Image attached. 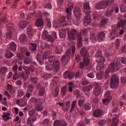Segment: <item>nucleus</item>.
Segmentation results:
<instances>
[{
  "label": "nucleus",
  "instance_id": "1",
  "mask_svg": "<svg viewBox=\"0 0 126 126\" xmlns=\"http://www.w3.org/2000/svg\"><path fill=\"white\" fill-rule=\"evenodd\" d=\"M55 60V57L54 56L50 57L49 58V61L50 63V66L49 67H46V70L49 71H51L53 70L55 72H57L60 69V62L58 61L56 62H54Z\"/></svg>",
  "mask_w": 126,
  "mask_h": 126
},
{
  "label": "nucleus",
  "instance_id": "2",
  "mask_svg": "<svg viewBox=\"0 0 126 126\" xmlns=\"http://www.w3.org/2000/svg\"><path fill=\"white\" fill-rule=\"evenodd\" d=\"M120 65V63H117L116 64L114 63H112L110 64L109 69H106V71L104 73V75L105 76V79H108L109 78L108 74L110 72H114L115 71H118V68Z\"/></svg>",
  "mask_w": 126,
  "mask_h": 126
},
{
  "label": "nucleus",
  "instance_id": "3",
  "mask_svg": "<svg viewBox=\"0 0 126 126\" xmlns=\"http://www.w3.org/2000/svg\"><path fill=\"white\" fill-rule=\"evenodd\" d=\"M32 103L35 104V109L37 111H42L43 107L42 104L43 103V99L41 98H37L35 97H32L31 99Z\"/></svg>",
  "mask_w": 126,
  "mask_h": 126
},
{
  "label": "nucleus",
  "instance_id": "4",
  "mask_svg": "<svg viewBox=\"0 0 126 126\" xmlns=\"http://www.w3.org/2000/svg\"><path fill=\"white\" fill-rule=\"evenodd\" d=\"M95 57L97 58V62H98L97 66L96 67L97 70H101L104 65V63L105 62L104 58L102 57V54L101 52H97L95 55Z\"/></svg>",
  "mask_w": 126,
  "mask_h": 126
},
{
  "label": "nucleus",
  "instance_id": "5",
  "mask_svg": "<svg viewBox=\"0 0 126 126\" xmlns=\"http://www.w3.org/2000/svg\"><path fill=\"white\" fill-rule=\"evenodd\" d=\"M119 84V78L116 75H113L111 78V81H110V87L112 89H115L118 86Z\"/></svg>",
  "mask_w": 126,
  "mask_h": 126
},
{
  "label": "nucleus",
  "instance_id": "6",
  "mask_svg": "<svg viewBox=\"0 0 126 126\" xmlns=\"http://www.w3.org/2000/svg\"><path fill=\"white\" fill-rule=\"evenodd\" d=\"M36 113V111L35 109H32L31 111H29V115L30 117H33V118H32L31 119H29L27 121V123L29 125L33 124L36 121V117L35 115Z\"/></svg>",
  "mask_w": 126,
  "mask_h": 126
},
{
  "label": "nucleus",
  "instance_id": "7",
  "mask_svg": "<svg viewBox=\"0 0 126 126\" xmlns=\"http://www.w3.org/2000/svg\"><path fill=\"white\" fill-rule=\"evenodd\" d=\"M104 97L105 99H102L103 104L105 105H107L109 104L112 99V97L110 95V92H106L105 94H104Z\"/></svg>",
  "mask_w": 126,
  "mask_h": 126
},
{
  "label": "nucleus",
  "instance_id": "8",
  "mask_svg": "<svg viewBox=\"0 0 126 126\" xmlns=\"http://www.w3.org/2000/svg\"><path fill=\"white\" fill-rule=\"evenodd\" d=\"M70 49H68L67 50L66 55H64L63 57H62L61 60L62 61L65 62V63H68L69 62L70 56Z\"/></svg>",
  "mask_w": 126,
  "mask_h": 126
},
{
  "label": "nucleus",
  "instance_id": "9",
  "mask_svg": "<svg viewBox=\"0 0 126 126\" xmlns=\"http://www.w3.org/2000/svg\"><path fill=\"white\" fill-rule=\"evenodd\" d=\"M77 34V31L75 29H72L70 30V32H68V37L70 40H74L75 37Z\"/></svg>",
  "mask_w": 126,
  "mask_h": 126
},
{
  "label": "nucleus",
  "instance_id": "10",
  "mask_svg": "<svg viewBox=\"0 0 126 126\" xmlns=\"http://www.w3.org/2000/svg\"><path fill=\"white\" fill-rule=\"evenodd\" d=\"M7 29L9 30H8V32H7L6 37L8 39H12V30L13 29L12 25H7Z\"/></svg>",
  "mask_w": 126,
  "mask_h": 126
},
{
  "label": "nucleus",
  "instance_id": "11",
  "mask_svg": "<svg viewBox=\"0 0 126 126\" xmlns=\"http://www.w3.org/2000/svg\"><path fill=\"white\" fill-rule=\"evenodd\" d=\"M93 116L95 118H99L102 116V111L101 110L97 109L95 110L93 112Z\"/></svg>",
  "mask_w": 126,
  "mask_h": 126
},
{
  "label": "nucleus",
  "instance_id": "12",
  "mask_svg": "<svg viewBox=\"0 0 126 126\" xmlns=\"http://www.w3.org/2000/svg\"><path fill=\"white\" fill-rule=\"evenodd\" d=\"M114 11L116 13H118L119 11L118 7L116 6L115 8L113 9V10H107V12L106 13V16L110 17L112 15V14L113 13Z\"/></svg>",
  "mask_w": 126,
  "mask_h": 126
},
{
  "label": "nucleus",
  "instance_id": "13",
  "mask_svg": "<svg viewBox=\"0 0 126 126\" xmlns=\"http://www.w3.org/2000/svg\"><path fill=\"white\" fill-rule=\"evenodd\" d=\"M80 54H81L82 56L84 58L90 57L89 54L88 53L86 48L85 47H83L81 50H80Z\"/></svg>",
  "mask_w": 126,
  "mask_h": 126
},
{
  "label": "nucleus",
  "instance_id": "14",
  "mask_svg": "<svg viewBox=\"0 0 126 126\" xmlns=\"http://www.w3.org/2000/svg\"><path fill=\"white\" fill-rule=\"evenodd\" d=\"M90 4L89 3L86 2L84 4V13L87 15H89L91 14V11H88L87 10H90Z\"/></svg>",
  "mask_w": 126,
  "mask_h": 126
},
{
  "label": "nucleus",
  "instance_id": "15",
  "mask_svg": "<svg viewBox=\"0 0 126 126\" xmlns=\"http://www.w3.org/2000/svg\"><path fill=\"white\" fill-rule=\"evenodd\" d=\"M91 20L90 16H86L83 20V24L85 27L88 26L91 23Z\"/></svg>",
  "mask_w": 126,
  "mask_h": 126
},
{
  "label": "nucleus",
  "instance_id": "16",
  "mask_svg": "<svg viewBox=\"0 0 126 126\" xmlns=\"http://www.w3.org/2000/svg\"><path fill=\"white\" fill-rule=\"evenodd\" d=\"M68 6H69V8H67L66 12L67 14V15H68L69 16H70L71 14L70 13V11H71V9L73 8V2H68Z\"/></svg>",
  "mask_w": 126,
  "mask_h": 126
},
{
  "label": "nucleus",
  "instance_id": "17",
  "mask_svg": "<svg viewBox=\"0 0 126 126\" xmlns=\"http://www.w3.org/2000/svg\"><path fill=\"white\" fill-rule=\"evenodd\" d=\"M126 20H122L121 22H119L118 25V28H121V27L123 28L125 30L126 29Z\"/></svg>",
  "mask_w": 126,
  "mask_h": 126
},
{
  "label": "nucleus",
  "instance_id": "18",
  "mask_svg": "<svg viewBox=\"0 0 126 126\" xmlns=\"http://www.w3.org/2000/svg\"><path fill=\"white\" fill-rule=\"evenodd\" d=\"M101 87L98 86L95 88L94 90V95L95 96H98L101 94Z\"/></svg>",
  "mask_w": 126,
  "mask_h": 126
},
{
  "label": "nucleus",
  "instance_id": "19",
  "mask_svg": "<svg viewBox=\"0 0 126 126\" xmlns=\"http://www.w3.org/2000/svg\"><path fill=\"white\" fill-rule=\"evenodd\" d=\"M37 89H39V92H38V95L42 96L45 94V90L43 87H40V85L38 84L37 85Z\"/></svg>",
  "mask_w": 126,
  "mask_h": 126
},
{
  "label": "nucleus",
  "instance_id": "20",
  "mask_svg": "<svg viewBox=\"0 0 126 126\" xmlns=\"http://www.w3.org/2000/svg\"><path fill=\"white\" fill-rule=\"evenodd\" d=\"M44 24V22L42 19L38 18L36 21H35V26L37 27L43 26Z\"/></svg>",
  "mask_w": 126,
  "mask_h": 126
},
{
  "label": "nucleus",
  "instance_id": "21",
  "mask_svg": "<svg viewBox=\"0 0 126 126\" xmlns=\"http://www.w3.org/2000/svg\"><path fill=\"white\" fill-rule=\"evenodd\" d=\"M8 51L15 52L16 50V45L14 42H11L9 47L8 48Z\"/></svg>",
  "mask_w": 126,
  "mask_h": 126
},
{
  "label": "nucleus",
  "instance_id": "22",
  "mask_svg": "<svg viewBox=\"0 0 126 126\" xmlns=\"http://www.w3.org/2000/svg\"><path fill=\"white\" fill-rule=\"evenodd\" d=\"M7 15H1L0 14V23H4L8 21V20L6 18Z\"/></svg>",
  "mask_w": 126,
  "mask_h": 126
},
{
  "label": "nucleus",
  "instance_id": "23",
  "mask_svg": "<svg viewBox=\"0 0 126 126\" xmlns=\"http://www.w3.org/2000/svg\"><path fill=\"white\" fill-rule=\"evenodd\" d=\"M105 38V34L103 32H100L97 34V39L98 41L101 42L103 41L104 38Z\"/></svg>",
  "mask_w": 126,
  "mask_h": 126
},
{
  "label": "nucleus",
  "instance_id": "24",
  "mask_svg": "<svg viewBox=\"0 0 126 126\" xmlns=\"http://www.w3.org/2000/svg\"><path fill=\"white\" fill-rule=\"evenodd\" d=\"M37 61L40 65H42L44 63V60L42 56L39 54L37 55Z\"/></svg>",
  "mask_w": 126,
  "mask_h": 126
},
{
  "label": "nucleus",
  "instance_id": "25",
  "mask_svg": "<svg viewBox=\"0 0 126 126\" xmlns=\"http://www.w3.org/2000/svg\"><path fill=\"white\" fill-rule=\"evenodd\" d=\"M83 63L86 66H88L90 64V57L83 58Z\"/></svg>",
  "mask_w": 126,
  "mask_h": 126
},
{
  "label": "nucleus",
  "instance_id": "26",
  "mask_svg": "<svg viewBox=\"0 0 126 126\" xmlns=\"http://www.w3.org/2000/svg\"><path fill=\"white\" fill-rule=\"evenodd\" d=\"M28 26V23L26 21H21L19 23V27L22 29H25Z\"/></svg>",
  "mask_w": 126,
  "mask_h": 126
},
{
  "label": "nucleus",
  "instance_id": "27",
  "mask_svg": "<svg viewBox=\"0 0 126 126\" xmlns=\"http://www.w3.org/2000/svg\"><path fill=\"white\" fill-rule=\"evenodd\" d=\"M2 119H3L4 121L6 122L8 121L9 119H11L10 117V114L8 113H4L3 115H2Z\"/></svg>",
  "mask_w": 126,
  "mask_h": 126
},
{
  "label": "nucleus",
  "instance_id": "28",
  "mask_svg": "<svg viewBox=\"0 0 126 126\" xmlns=\"http://www.w3.org/2000/svg\"><path fill=\"white\" fill-rule=\"evenodd\" d=\"M119 123V120L117 117H114L112 119L111 126H117L118 124Z\"/></svg>",
  "mask_w": 126,
  "mask_h": 126
},
{
  "label": "nucleus",
  "instance_id": "29",
  "mask_svg": "<svg viewBox=\"0 0 126 126\" xmlns=\"http://www.w3.org/2000/svg\"><path fill=\"white\" fill-rule=\"evenodd\" d=\"M68 86H69V87L68 88V90L70 92H72L73 91V89L75 88V85L73 84V83L72 82H69L68 83Z\"/></svg>",
  "mask_w": 126,
  "mask_h": 126
},
{
  "label": "nucleus",
  "instance_id": "30",
  "mask_svg": "<svg viewBox=\"0 0 126 126\" xmlns=\"http://www.w3.org/2000/svg\"><path fill=\"white\" fill-rule=\"evenodd\" d=\"M63 47L61 46H58L55 47V52L56 54H61L63 53Z\"/></svg>",
  "mask_w": 126,
  "mask_h": 126
},
{
  "label": "nucleus",
  "instance_id": "31",
  "mask_svg": "<svg viewBox=\"0 0 126 126\" xmlns=\"http://www.w3.org/2000/svg\"><path fill=\"white\" fill-rule=\"evenodd\" d=\"M70 102L69 101H67L65 103L64 107H63V110L64 112L67 111L70 108Z\"/></svg>",
  "mask_w": 126,
  "mask_h": 126
},
{
  "label": "nucleus",
  "instance_id": "32",
  "mask_svg": "<svg viewBox=\"0 0 126 126\" xmlns=\"http://www.w3.org/2000/svg\"><path fill=\"white\" fill-rule=\"evenodd\" d=\"M63 76H67L68 78H69L70 80L72 79L73 78V75L72 74L70 73V72L69 71H66V72H65Z\"/></svg>",
  "mask_w": 126,
  "mask_h": 126
},
{
  "label": "nucleus",
  "instance_id": "33",
  "mask_svg": "<svg viewBox=\"0 0 126 126\" xmlns=\"http://www.w3.org/2000/svg\"><path fill=\"white\" fill-rule=\"evenodd\" d=\"M93 89V87L91 86H88L86 87H83L82 88V91L84 92H88L92 90Z\"/></svg>",
  "mask_w": 126,
  "mask_h": 126
},
{
  "label": "nucleus",
  "instance_id": "34",
  "mask_svg": "<svg viewBox=\"0 0 126 126\" xmlns=\"http://www.w3.org/2000/svg\"><path fill=\"white\" fill-rule=\"evenodd\" d=\"M20 40L21 41V42L22 43H24L27 42V36L25 34H22L21 35L20 37Z\"/></svg>",
  "mask_w": 126,
  "mask_h": 126
},
{
  "label": "nucleus",
  "instance_id": "35",
  "mask_svg": "<svg viewBox=\"0 0 126 126\" xmlns=\"http://www.w3.org/2000/svg\"><path fill=\"white\" fill-rule=\"evenodd\" d=\"M90 39L92 41V43L93 44H95V43L96 42V36L94 34H91Z\"/></svg>",
  "mask_w": 126,
  "mask_h": 126
},
{
  "label": "nucleus",
  "instance_id": "36",
  "mask_svg": "<svg viewBox=\"0 0 126 126\" xmlns=\"http://www.w3.org/2000/svg\"><path fill=\"white\" fill-rule=\"evenodd\" d=\"M59 94H60V88L56 87L55 89L54 94H53V95H54L55 97H57Z\"/></svg>",
  "mask_w": 126,
  "mask_h": 126
},
{
  "label": "nucleus",
  "instance_id": "37",
  "mask_svg": "<svg viewBox=\"0 0 126 126\" xmlns=\"http://www.w3.org/2000/svg\"><path fill=\"white\" fill-rule=\"evenodd\" d=\"M61 93L63 96H65L67 94V87L66 86H63L61 89Z\"/></svg>",
  "mask_w": 126,
  "mask_h": 126
},
{
  "label": "nucleus",
  "instance_id": "38",
  "mask_svg": "<svg viewBox=\"0 0 126 126\" xmlns=\"http://www.w3.org/2000/svg\"><path fill=\"white\" fill-rule=\"evenodd\" d=\"M13 56V54L11 52H9L7 51L5 53V57L7 59H11Z\"/></svg>",
  "mask_w": 126,
  "mask_h": 126
},
{
  "label": "nucleus",
  "instance_id": "39",
  "mask_svg": "<svg viewBox=\"0 0 126 126\" xmlns=\"http://www.w3.org/2000/svg\"><path fill=\"white\" fill-rule=\"evenodd\" d=\"M27 74L23 73L22 75H20V77L22 79H23L24 80L26 81L28 78V75L30 74V73H28V72H26Z\"/></svg>",
  "mask_w": 126,
  "mask_h": 126
},
{
  "label": "nucleus",
  "instance_id": "40",
  "mask_svg": "<svg viewBox=\"0 0 126 126\" xmlns=\"http://www.w3.org/2000/svg\"><path fill=\"white\" fill-rule=\"evenodd\" d=\"M104 3V2H101L100 3H98L96 4H95V8H96L97 10H100L102 9L103 5L102 4Z\"/></svg>",
  "mask_w": 126,
  "mask_h": 126
},
{
  "label": "nucleus",
  "instance_id": "41",
  "mask_svg": "<svg viewBox=\"0 0 126 126\" xmlns=\"http://www.w3.org/2000/svg\"><path fill=\"white\" fill-rule=\"evenodd\" d=\"M117 34V32L113 30L112 32H110V39L113 40L115 38V35Z\"/></svg>",
  "mask_w": 126,
  "mask_h": 126
},
{
  "label": "nucleus",
  "instance_id": "42",
  "mask_svg": "<svg viewBox=\"0 0 126 126\" xmlns=\"http://www.w3.org/2000/svg\"><path fill=\"white\" fill-rule=\"evenodd\" d=\"M108 21V19L107 18L106 19H102V20L101 21V22H100V27H104L106 24H107Z\"/></svg>",
  "mask_w": 126,
  "mask_h": 126
},
{
  "label": "nucleus",
  "instance_id": "43",
  "mask_svg": "<svg viewBox=\"0 0 126 126\" xmlns=\"http://www.w3.org/2000/svg\"><path fill=\"white\" fill-rule=\"evenodd\" d=\"M37 45L35 44H31V49L32 52H35L36 50Z\"/></svg>",
  "mask_w": 126,
  "mask_h": 126
},
{
  "label": "nucleus",
  "instance_id": "44",
  "mask_svg": "<svg viewBox=\"0 0 126 126\" xmlns=\"http://www.w3.org/2000/svg\"><path fill=\"white\" fill-rule=\"evenodd\" d=\"M59 37L63 39L66 37V33L65 32H59Z\"/></svg>",
  "mask_w": 126,
  "mask_h": 126
},
{
  "label": "nucleus",
  "instance_id": "45",
  "mask_svg": "<svg viewBox=\"0 0 126 126\" xmlns=\"http://www.w3.org/2000/svg\"><path fill=\"white\" fill-rule=\"evenodd\" d=\"M103 72H98L96 75V78L98 80H101L103 77Z\"/></svg>",
  "mask_w": 126,
  "mask_h": 126
},
{
  "label": "nucleus",
  "instance_id": "46",
  "mask_svg": "<svg viewBox=\"0 0 126 126\" xmlns=\"http://www.w3.org/2000/svg\"><path fill=\"white\" fill-rule=\"evenodd\" d=\"M91 108V104H85L84 106H83V109H84L85 111H88L90 110Z\"/></svg>",
  "mask_w": 126,
  "mask_h": 126
},
{
  "label": "nucleus",
  "instance_id": "47",
  "mask_svg": "<svg viewBox=\"0 0 126 126\" xmlns=\"http://www.w3.org/2000/svg\"><path fill=\"white\" fill-rule=\"evenodd\" d=\"M18 96L21 97L24 96V92L23 90H19L17 92Z\"/></svg>",
  "mask_w": 126,
  "mask_h": 126
},
{
  "label": "nucleus",
  "instance_id": "48",
  "mask_svg": "<svg viewBox=\"0 0 126 126\" xmlns=\"http://www.w3.org/2000/svg\"><path fill=\"white\" fill-rule=\"evenodd\" d=\"M46 23L47 24V26L48 27V28L51 27L52 26L51 22L48 18H46Z\"/></svg>",
  "mask_w": 126,
  "mask_h": 126
},
{
  "label": "nucleus",
  "instance_id": "49",
  "mask_svg": "<svg viewBox=\"0 0 126 126\" xmlns=\"http://www.w3.org/2000/svg\"><path fill=\"white\" fill-rule=\"evenodd\" d=\"M46 38H47V41H50V43H54V39H53V37H52L51 35H49L48 36H47V37H46Z\"/></svg>",
  "mask_w": 126,
  "mask_h": 126
},
{
  "label": "nucleus",
  "instance_id": "50",
  "mask_svg": "<svg viewBox=\"0 0 126 126\" xmlns=\"http://www.w3.org/2000/svg\"><path fill=\"white\" fill-rule=\"evenodd\" d=\"M7 71V68L6 67H1L0 68V72L1 74L5 73Z\"/></svg>",
  "mask_w": 126,
  "mask_h": 126
},
{
  "label": "nucleus",
  "instance_id": "51",
  "mask_svg": "<svg viewBox=\"0 0 126 126\" xmlns=\"http://www.w3.org/2000/svg\"><path fill=\"white\" fill-rule=\"evenodd\" d=\"M32 28H30L27 30V34H28L30 36H32Z\"/></svg>",
  "mask_w": 126,
  "mask_h": 126
},
{
  "label": "nucleus",
  "instance_id": "52",
  "mask_svg": "<svg viewBox=\"0 0 126 126\" xmlns=\"http://www.w3.org/2000/svg\"><path fill=\"white\" fill-rule=\"evenodd\" d=\"M30 63L31 61L29 58H26L25 59H24V63H25L26 65Z\"/></svg>",
  "mask_w": 126,
  "mask_h": 126
},
{
  "label": "nucleus",
  "instance_id": "53",
  "mask_svg": "<svg viewBox=\"0 0 126 126\" xmlns=\"http://www.w3.org/2000/svg\"><path fill=\"white\" fill-rule=\"evenodd\" d=\"M76 101L74 100V101H73L72 102V107H71V108H70V112H72L73 111V110L75 108V107L76 106Z\"/></svg>",
  "mask_w": 126,
  "mask_h": 126
},
{
  "label": "nucleus",
  "instance_id": "54",
  "mask_svg": "<svg viewBox=\"0 0 126 126\" xmlns=\"http://www.w3.org/2000/svg\"><path fill=\"white\" fill-rule=\"evenodd\" d=\"M54 126H61V123L59 120H56L53 124Z\"/></svg>",
  "mask_w": 126,
  "mask_h": 126
},
{
  "label": "nucleus",
  "instance_id": "55",
  "mask_svg": "<svg viewBox=\"0 0 126 126\" xmlns=\"http://www.w3.org/2000/svg\"><path fill=\"white\" fill-rule=\"evenodd\" d=\"M33 89V86L32 85H30L28 87V91L31 93H32Z\"/></svg>",
  "mask_w": 126,
  "mask_h": 126
},
{
  "label": "nucleus",
  "instance_id": "56",
  "mask_svg": "<svg viewBox=\"0 0 126 126\" xmlns=\"http://www.w3.org/2000/svg\"><path fill=\"white\" fill-rule=\"evenodd\" d=\"M17 57L21 60H23L25 59V56L22 53L17 54Z\"/></svg>",
  "mask_w": 126,
  "mask_h": 126
},
{
  "label": "nucleus",
  "instance_id": "57",
  "mask_svg": "<svg viewBox=\"0 0 126 126\" xmlns=\"http://www.w3.org/2000/svg\"><path fill=\"white\" fill-rule=\"evenodd\" d=\"M16 103L18 105H19L21 107H23L25 106V103L24 102L23 104H21V102L19 99H17Z\"/></svg>",
  "mask_w": 126,
  "mask_h": 126
},
{
  "label": "nucleus",
  "instance_id": "58",
  "mask_svg": "<svg viewBox=\"0 0 126 126\" xmlns=\"http://www.w3.org/2000/svg\"><path fill=\"white\" fill-rule=\"evenodd\" d=\"M92 101L93 103L96 104L99 102V99L97 97H94L92 99Z\"/></svg>",
  "mask_w": 126,
  "mask_h": 126
},
{
  "label": "nucleus",
  "instance_id": "59",
  "mask_svg": "<svg viewBox=\"0 0 126 126\" xmlns=\"http://www.w3.org/2000/svg\"><path fill=\"white\" fill-rule=\"evenodd\" d=\"M121 82L122 84H126V77H121Z\"/></svg>",
  "mask_w": 126,
  "mask_h": 126
},
{
  "label": "nucleus",
  "instance_id": "60",
  "mask_svg": "<svg viewBox=\"0 0 126 126\" xmlns=\"http://www.w3.org/2000/svg\"><path fill=\"white\" fill-rule=\"evenodd\" d=\"M47 37V31H44L42 32V37L45 38Z\"/></svg>",
  "mask_w": 126,
  "mask_h": 126
},
{
  "label": "nucleus",
  "instance_id": "61",
  "mask_svg": "<svg viewBox=\"0 0 126 126\" xmlns=\"http://www.w3.org/2000/svg\"><path fill=\"white\" fill-rule=\"evenodd\" d=\"M31 81L34 84H36L37 82V79L35 77H32L31 78Z\"/></svg>",
  "mask_w": 126,
  "mask_h": 126
},
{
  "label": "nucleus",
  "instance_id": "62",
  "mask_svg": "<svg viewBox=\"0 0 126 126\" xmlns=\"http://www.w3.org/2000/svg\"><path fill=\"white\" fill-rule=\"evenodd\" d=\"M106 122L104 120H101L99 122H98V125L100 126H104Z\"/></svg>",
  "mask_w": 126,
  "mask_h": 126
},
{
  "label": "nucleus",
  "instance_id": "63",
  "mask_svg": "<svg viewBox=\"0 0 126 126\" xmlns=\"http://www.w3.org/2000/svg\"><path fill=\"white\" fill-rule=\"evenodd\" d=\"M84 103V99H79L78 101V105L79 106H81L82 104H83Z\"/></svg>",
  "mask_w": 126,
  "mask_h": 126
},
{
  "label": "nucleus",
  "instance_id": "64",
  "mask_svg": "<svg viewBox=\"0 0 126 126\" xmlns=\"http://www.w3.org/2000/svg\"><path fill=\"white\" fill-rule=\"evenodd\" d=\"M121 62L122 63L126 64V58H124V57L122 58L121 60Z\"/></svg>",
  "mask_w": 126,
  "mask_h": 126
}]
</instances>
